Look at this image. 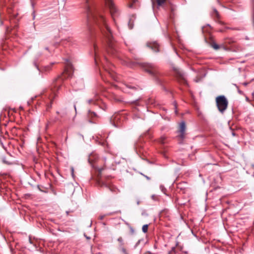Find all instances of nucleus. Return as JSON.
I'll use <instances>...</instances> for the list:
<instances>
[{"label":"nucleus","instance_id":"f257e3e1","mask_svg":"<svg viewBox=\"0 0 254 254\" xmlns=\"http://www.w3.org/2000/svg\"><path fill=\"white\" fill-rule=\"evenodd\" d=\"M85 1L87 3L86 8L88 21L89 22H93L95 24L101 29V31L104 33L109 40L108 52L111 54H114L115 50L112 43L111 32L106 23L105 18L100 13L91 9L89 3V0H85Z\"/></svg>","mask_w":254,"mask_h":254},{"label":"nucleus","instance_id":"f03ea898","mask_svg":"<svg viewBox=\"0 0 254 254\" xmlns=\"http://www.w3.org/2000/svg\"><path fill=\"white\" fill-rule=\"evenodd\" d=\"M217 106L221 113H223L227 109L228 102L226 97L223 96H219L216 98Z\"/></svg>","mask_w":254,"mask_h":254},{"label":"nucleus","instance_id":"7ed1b4c3","mask_svg":"<svg viewBox=\"0 0 254 254\" xmlns=\"http://www.w3.org/2000/svg\"><path fill=\"white\" fill-rule=\"evenodd\" d=\"M174 74L178 81L180 83L187 84L184 73L178 67H173Z\"/></svg>","mask_w":254,"mask_h":254},{"label":"nucleus","instance_id":"20e7f679","mask_svg":"<svg viewBox=\"0 0 254 254\" xmlns=\"http://www.w3.org/2000/svg\"><path fill=\"white\" fill-rule=\"evenodd\" d=\"M105 2L106 6H108L110 9L112 17L114 19H115L117 9L114 4L113 0H105Z\"/></svg>","mask_w":254,"mask_h":254},{"label":"nucleus","instance_id":"39448f33","mask_svg":"<svg viewBox=\"0 0 254 254\" xmlns=\"http://www.w3.org/2000/svg\"><path fill=\"white\" fill-rule=\"evenodd\" d=\"M186 128V124L185 122H182L179 126V137L182 139L185 137V130Z\"/></svg>","mask_w":254,"mask_h":254},{"label":"nucleus","instance_id":"423d86ee","mask_svg":"<svg viewBox=\"0 0 254 254\" xmlns=\"http://www.w3.org/2000/svg\"><path fill=\"white\" fill-rule=\"evenodd\" d=\"M147 46L154 52H157L159 50V45L156 41L147 43Z\"/></svg>","mask_w":254,"mask_h":254},{"label":"nucleus","instance_id":"0eeeda50","mask_svg":"<svg viewBox=\"0 0 254 254\" xmlns=\"http://www.w3.org/2000/svg\"><path fill=\"white\" fill-rule=\"evenodd\" d=\"M152 8L155 14L157 13L159 9V0H151Z\"/></svg>","mask_w":254,"mask_h":254},{"label":"nucleus","instance_id":"6e6552de","mask_svg":"<svg viewBox=\"0 0 254 254\" xmlns=\"http://www.w3.org/2000/svg\"><path fill=\"white\" fill-rule=\"evenodd\" d=\"M160 115L162 117V118L165 120L169 121L170 117L166 115V110L164 108H161L160 107Z\"/></svg>","mask_w":254,"mask_h":254},{"label":"nucleus","instance_id":"1a4fd4ad","mask_svg":"<svg viewBox=\"0 0 254 254\" xmlns=\"http://www.w3.org/2000/svg\"><path fill=\"white\" fill-rule=\"evenodd\" d=\"M120 119V115L119 114L116 115L112 117L111 119V121L113 122V125L116 127H118L119 126V125L118 123V121Z\"/></svg>","mask_w":254,"mask_h":254},{"label":"nucleus","instance_id":"9d476101","mask_svg":"<svg viewBox=\"0 0 254 254\" xmlns=\"http://www.w3.org/2000/svg\"><path fill=\"white\" fill-rule=\"evenodd\" d=\"M146 71L152 75H154L156 73V69L154 66L152 64L149 65Z\"/></svg>","mask_w":254,"mask_h":254},{"label":"nucleus","instance_id":"9b49d317","mask_svg":"<svg viewBox=\"0 0 254 254\" xmlns=\"http://www.w3.org/2000/svg\"><path fill=\"white\" fill-rule=\"evenodd\" d=\"M211 47L215 50H218L221 48H224V46L223 45H219L218 44H217L215 42H212L211 44Z\"/></svg>","mask_w":254,"mask_h":254},{"label":"nucleus","instance_id":"f8f14e48","mask_svg":"<svg viewBox=\"0 0 254 254\" xmlns=\"http://www.w3.org/2000/svg\"><path fill=\"white\" fill-rule=\"evenodd\" d=\"M137 2V0H130V2L128 4V7L130 8H134L135 6H134V4H135Z\"/></svg>","mask_w":254,"mask_h":254},{"label":"nucleus","instance_id":"ddd939ff","mask_svg":"<svg viewBox=\"0 0 254 254\" xmlns=\"http://www.w3.org/2000/svg\"><path fill=\"white\" fill-rule=\"evenodd\" d=\"M212 16L214 17V18H219V13L217 11V10L215 9V8H214L213 9V12H212Z\"/></svg>","mask_w":254,"mask_h":254},{"label":"nucleus","instance_id":"4468645a","mask_svg":"<svg viewBox=\"0 0 254 254\" xmlns=\"http://www.w3.org/2000/svg\"><path fill=\"white\" fill-rule=\"evenodd\" d=\"M94 52H95V62L96 64L98 63V56L97 51V48L95 46H94Z\"/></svg>","mask_w":254,"mask_h":254},{"label":"nucleus","instance_id":"2eb2a0df","mask_svg":"<svg viewBox=\"0 0 254 254\" xmlns=\"http://www.w3.org/2000/svg\"><path fill=\"white\" fill-rule=\"evenodd\" d=\"M72 69H73V67H72V65H71V64L69 63H67L66 67V69H65V71H68V70H72Z\"/></svg>","mask_w":254,"mask_h":254},{"label":"nucleus","instance_id":"dca6fc26","mask_svg":"<svg viewBox=\"0 0 254 254\" xmlns=\"http://www.w3.org/2000/svg\"><path fill=\"white\" fill-rule=\"evenodd\" d=\"M148 226L147 224H146V225H144L143 226H142V231L144 232V233H146L147 232V230H148Z\"/></svg>","mask_w":254,"mask_h":254},{"label":"nucleus","instance_id":"f3484780","mask_svg":"<svg viewBox=\"0 0 254 254\" xmlns=\"http://www.w3.org/2000/svg\"><path fill=\"white\" fill-rule=\"evenodd\" d=\"M132 118L133 120H135L141 118V117H140V115L139 114H134V115L132 117Z\"/></svg>","mask_w":254,"mask_h":254},{"label":"nucleus","instance_id":"a211bd4d","mask_svg":"<svg viewBox=\"0 0 254 254\" xmlns=\"http://www.w3.org/2000/svg\"><path fill=\"white\" fill-rule=\"evenodd\" d=\"M89 116L90 117H96L97 115L95 112L89 111Z\"/></svg>","mask_w":254,"mask_h":254},{"label":"nucleus","instance_id":"6ab92c4d","mask_svg":"<svg viewBox=\"0 0 254 254\" xmlns=\"http://www.w3.org/2000/svg\"><path fill=\"white\" fill-rule=\"evenodd\" d=\"M105 168L106 167L105 166H104L103 167H98L97 169H98L99 172L100 173H101L102 172V171H103L105 169Z\"/></svg>","mask_w":254,"mask_h":254},{"label":"nucleus","instance_id":"aec40b11","mask_svg":"<svg viewBox=\"0 0 254 254\" xmlns=\"http://www.w3.org/2000/svg\"><path fill=\"white\" fill-rule=\"evenodd\" d=\"M160 190H161V191L164 193V194H166V189H165L162 186H160Z\"/></svg>","mask_w":254,"mask_h":254},{"label":"nucleus","instance_id":"412c9836","mask_svg":"<svg viewBox=\"0 0 254 254\" xmlns=\"http://www.w3.org/2000/svg\"><path fill=\"white\" fill-rule=\"evenodd\" d=\"M167 1V0H160V6L162 5L165 2Z\"/></svg>","mask_w":254,"mask_h":254},{"label":"nucleus","instance_id":"4be33fe9","mask_svg":"<svg viewBox=\"0 0 254 254\" xmlns=\"http://www.w3.org/2000/svg\"><path fill=\"white\" fill-rule=\"evenodd\" d=\"M118 241L121 244H123V239L122 237H119L118 239Z\"/></svg>","mask_w":254,"mask_h":254},{"label":"nucleus","instance_id":"5701e85b","mask_svg":"<svg viewBox=\"0 0 254 254\" xmlns=\"http://www.w3.org/2000/svg\"><path fill=\"white\" fill-rule=\"evenodd\" d=\"M122 252H123V253L124 254H127V252L125 248H123L122 249Z\"/></svg>","mask_w":254,"mask_h":254},{"label":"nucleus","instance_id":"b1692460","mask_svg":"<svg viewBox=\"0 0 254 254\" xmlns=\"http://www.w3.org/2000/svg\"><path fill=\"white\" fill-rule=\"evenodd\" d=\"M161 153L162 154L163 157L165 158H167L168 157L167 156V155L166 154V153H165V152H160V154Z\"/></svg>","mask_w":254,"mask_h":254},{"label":"nucleus","instance_id":"393cba45","mask_svg":"<svg viewBox=\"0 0 254 254\" xmlns=\"http://www.w3.org/2000/svg\"><path fill=\"white\" fill-rule=\"evenodd\" d=\"M128 26H129L130 29H131L133 27V25L132 24L130 23V21L128 23Z\"/></svg>","mask_w":254,"mask_h":254},{"label":"nucleus","instance_id":"a878e982","mask_svg":"<svg viewBox=\"0 0 254 254\" xmlns=\"http://www.w3.org/2000/svg\"><path fill=\"white\" fill-rule=\"evenodd\" d=\"M151 197H152V198L153 199H154V200H155V199H156V196H155V195H152Z\"/></svg>","mask_w":254,"mask_h":254},{"label":"nucleus","instance_id":"bb28decb","mask_svg":"<svg viewBox=\"0 0 254 254\" xmlns=\"http://www.w3.org/2000/svg\"><path fill=\"white\" fill-rule=\"evenodd\" d=\"M104 216H100V219L101 220H102L104 218Z\"/></svg>","mask_w":254,"mask_h":254},{"label":"nucleus","instance_id":"cd10ccee","mask_svg":"<svg viewBox=\"0 0 254 254\" xmlns=\"http://www.w3.org/2000/svg\"><path fill=\"white\" fill-rule=\"evenodd\" d=\"M104 60L107 62V64H108V61L107 59H106V58H104Z\"/></svg>","mask_w":254,"mask_h":254},{"label":"nucleus","instance_id":"c85d7f7f","mask_svg":"<svg viewBox=\"0 0 254 254\" xmlns=\"http://www.w3.org/2000/svg\"><path fill=\"white\" fill-rule=\"evenodd\" d=\"M71 172H72V175H73V168H71Z\"/></svg>","mask_w":254,"mask_h":254},{"label":"nucleus","instance_id":"c756f323","mask_svg":"<svg viewBox=\"0 0 254 254\" xmlns=\"http://www.w3.org/2000/svg\"><path fill=\"white\" fill-rule=\"evenodd\" d=\"M159 142H160V144L161 143H164V141H162L161 140V139H160V138Z\"/></svg>","mask_w":254,"mask_h":254},{"label":"nucleus","instance_id":"7c9ffc66","mask_svg":"<svg viewBox=\"0 0 254 254\" xmlns=\"http://www.w3.org/2000/svg\"><path fill=\"white\" fill-rule=\"evenodd\" d=\"M111 191H113V189H112L109 187H107Z\"/></svg>","mask_w":254,"mask_h":254},{"label":"nucleus","instance_id":"2f4dec72","mask_svg":"<svg viewBox=\"0 0 254 254\" xmlns=\"http://www.w3.org/2000/svg\"><path fill=\"white\" fill-rule=\"evenodd\" d=\"M243 85H245V86H247V83H243Z\"/></svg>","mask_w":254,"mask_h":254},{"label":"nucleus","instance_id":"473e14b6","mask_svg":"<svg viewBox=\"0 0 254 254\" xmlns=\"http://www.w3.org/2000/svg\"><path fill=\"white\" fill-rule=\"evenodd\" d=\"M104 67L105 68V70H107L106 67V66H105V65H104Z\"/></svg>","mask_w":254,"mask_h":254},{"label":"nucleus","instance_id":"72a5a7b5","mask_svg":"<svg viewBox=\"0 0 254 254\" xmlns=\"http://www.w3.org/2000/svg\"><path fill=\"white\" fill-rule=\"evenodd\" d=\"M238 92H239L240 93H241V91L238 90Z\"/></svg>","mask_w":254,"mask_h":254},{"label":"nucleus","instance_id":"f704fd0d","mask_svg":"<svg viewBox=\"0 0 254 254\" xmlns=\"http://www.w3.org/2000/svg\"><path fill=\"white\" fill-rule=\"evenodd\" d=\"M91 100H89V103H91Z\"/></svg>","mask_w":254,"mask_h":254}]
</instances>
